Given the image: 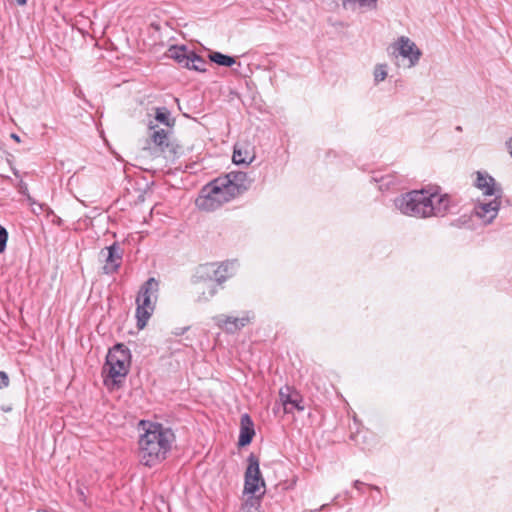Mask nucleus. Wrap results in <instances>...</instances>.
I'll list each match as a JSON object with an SVG mask.
<instances>
[{
  "label": "nucleus",
  "instance_id": "cd10ccee",
  "mask_svg": "<svg viewBox=\"0 0 512 512\" xmlns=\"http://www.w3.org/2000/svg\"><path fill=\"white\" fill-rule=\"evenodd\" d=\"M506 145H507V147H508V149H509V152H510V154H511V156H512V136H511V137L509 138V140L506 142Z\"/></svg>",
  "mask_w": 512,
  "mask_h": 512
},
{
  "label": "nucleus",
  "instance_id": "473e14b6",
  "mask_svg": "<svg viewBox=\"0 0 512 512\" xmlns=\"http://www.w3.org/2000/svg\"><path fill=\"white\" fill-rule=\"evenodd\" d=\"M39 207H40V209H41V210H43V208H44V205H42V204H39Z\"/></svg>",
  "mask_w": 512,
  "mask_h": 512
},
{
  "label": "nucleus",
  "instance_id": "6ab92c4d",
  "mask_svg": "<svg viewBox=\"0 0 512 512\" xmlns=\"http://www.w3.org/2000/svg\"><path fill=\"white\" fill-rule=\"evenodd\" d=\"M209 59L215 64H235L236 59L219 52L209 53Z\"/></svg>",
  "mask_w": 512,
  "mask_h": 512
},
{
  "label": "nucleus",
  "instance_id": "1a4fd4ad",
  "mask_svg": "<svg viewBox=\"0 0 512 512\" xmlns=\"http://www.w3.org/2000/svg\"><path fill=\"white\" fill-rule=\"evenodd\" d=\"M149 128L153 130L150 135L151 142L164 154L166 158L175 157L180 146L172 139L171 133L165 129H155L156 126L150 124Z\"/></svg>",
  "mask_w": 512,
  "mask_h": 512
},
{
  "label": "nucleus",
  "instance_id": "423d86ee",
  "mask_svg": "<svg viewBox=\"0 0 512 512\" xmlns=\"http://www.w3.org/2000/svg\"><path fill=\"white\" fill-rule=\"evenodd\" d=\"M233 265L234 263H222L217 268H215L214 264H206L199 268L197 272V278L204 281L208 280V296H205L204 300H208L215 295L216 287L214 282L217 284L225 282L230 276L228 274L229 268H232Z\"/></svg>",
  "mask_w": 512,
  "mask_h": 512
},
{
  "label": "nucleus",
  "instance_id": "0eeeda50",
  "mask_svg": "<svg viewBox=\"0 0 512 512\" xmlns=\"http://www.w3.org/2000/svg\"><path fill=\"white\" fill-rule=\"evenodd\" d=\"M387 52L395 58H402L410 64L418 63L422 51L418 45L408 36H399L387 47Z\"/></svg>",
  "mask_w": 512,
  "mask_h": 512
},
{
  "label": "nucleus",
  "instance_id": "9b49d317",
  "mask_svg": "<svg viewBox=\"0 0 512 512\" xmlns=\"http://www.w3.org/2000/svg\"><path fill=\"white\" fill-rule=\"evenodd\" d=\"M475 187L482 191L484 196H494L502 198L503 189L496 180L487 172L478 171L476 173Z\"/></svg>",
  "mask_w": 512,
  "mask_h": 512
},
{
  "label": "nucleus",
  "instance_id": "5701e85b",
  "mask_svg": "<svg viewBox=\"0 0 512 512\" xmlns=\"http://www.w3.org/2000/svg\"><path fill=\"white\" fill-rule=\"evenodd\" d=\"M10 384L9 377L6 372L0 371V389L8 387Z\"/></svg>",
  "mask_w": 512,
  "mask_h": 512
},
{
  "label": "nucleus",
  "instance_id": "b1692460",
  "mask_svg": "<svg viewBox=\"0 0 512 512\" xmlns=\"http://www.w3.org/2000/svg\"><path fill=\"white\" fill-rule=\"evenodd\" d=\"M187 330H189V326L181 327V328H175V330L173 331V334L175 336H180V335H183Z\"/></svg>",
  "mask_w": 512,
  "mask_h": 512
},
{
  "label": "nucleus",
  "instance_id": "7ed1b4c3",
  "mask_svg": "<svg viewBox=\"0 0 512 512\" xmlns=\"http://www.w3.org/2000/svg\"><path fill=\"white\" fill-rule=\"evenodd\" d=\"M251 182L248 175L241 171H232L223 177H218L210 183L209 191L200 206L205 209H212L214 203L219 206L229 202L248 190Z\"/></svg>",
  "mask_w": 512,
  "mask_h": 512
},
{
  "label": "nucleus",
  "instance_id": "7c9ffc66",
  "mask_svg": "<svg viewBox=\"0 0 512 512\" xmlns=\"http://www.w3.org/2000/svg\"><path fill=\"white\" fill-rule=\"evenodd\" d=\"M19 5L26 4L27 0H15Z\"/></svg>",
  "mask_w": 512,
  "mask_h": 512
},
{
  "label": "nucleus",
  "instance_id": "a211bd4d",
  "mask_svg": "<svg viewBox=\"0 0 512 512\" xmlns=\"http://www.w3.org/2000/svg\"><path fill=\"white\" fill-rule=\"evenodd\" d=\"M376 2L377 0H342V5L345 9L350 10L373 9Z\"/></svg>",
  "mask_w": 512,
  "mask_h": 512
},
{
  "label": "nucleus",
  "instance_id": "f03ea898",
  "mask_svg": "<svg viewBox=\"0 0 512 512\" xmlns=\"http://www.w3.org/2000/svg\"><path fill=\"white\" fill-rule=\"evenodd\" d=\"M174 441L175 435L170 428L160 423H149L138 441L140 463L152 467L162 462L166 459Z\"/></svg>",
  "mask_w": 512,
  "mask_h": 512
},
{
  "label": "nucleus",
  "instance_id": "2f4dec72",
  "mask_svg": "<svg viewBox=\"0 0 512 512\" xmlns=\"http://www.w3.org/2000/svg\"><path fill=\"white\" fill-rule=\"evenodd\" d=\"M55 223L60 226L62 223V219L58 217L57 220H55Z\"/></svg>",
  "mask_w": 512,
  "mask_h": 512
},
{
  "label": "nucleus",
  "instance_id": "39448f33",
  "mask_svg": "<svg viewBox=\"0 0 512 512\" xmlns=\"http://www.w3.org/2000/svg\"><path fill=\"white\" fill-rule=\"evenodd\" d=\"M159 289V282L151 277L141 287L136 298L137 309V326L143 328L150 318L153 310L154 303L157 299V292Z\"/></svg>",
  "mask_w": 512,
  "mask_h": 512
},
{
  "label": "nucleus",
  "instance_id": "20e7f679",
  "mask_svg": "<svg viewBox=\"0 0 512 512\" xmlns=\"http://www.w3.org/2000/svg\"><path fill=\"white\" fill-rule=\"evenodd\" d=\"M131 362L130 350L124 344H116L106 356L103 373L106 375L105 383L109 380L113 384L120 383L128 374Z\"/></svg>",
  "mask_w": 512,
  "mask_h": 512
},
{
  "label": "nucleus",
  "instance_id": "412c9836",
  "mask_svg": "<svg viewBox=\"0 0 512 512\" xmlns=\"http://www.w3.org/2000/svg\"><path fill=\"white\" fill-rule=\"evenodd\" d=\"M385 66H376L373 74L375 83L383 81L387 76L388 72L384 69Z\"/></svg>",
  "mask_w": 512,
  "mask_h": 512
},
{
  "label": "nucleus",
  "instance_id": "6e6552de",
  "mask_svg": "<svg viewBox=\"0 0 512 512\" xmlns=\"http://www.w3.org/2000/svg\"><path fill=\"white\" fill-rule=\"evenodd\" d=\"M248 466L245 471L244 492L255 495L261 487H265V482L259 468L258 457L251 453L247 458Z\"/></svg>",
  "mask_w": 512,
  "mask_h": 512
},
{
  "label": "nucleus",
  "instance_id": "aec40b11",
  "mask_svg": "<svg viewBox=\"0 0 512 512\" xmlns=\"http://www.w3.org/2000/svg\"><path fill=\"white\" fill-rule=\"evenodd\" d=\"M155 119L168 127L172 126L170 122V112L164 107L156 109Z\"/></svg>",
  "mask_w": 512,
  "mask_h": 512
},
{
  "label": "nucleus",
  "instance_id": "2eb2a0df",
  "mask_svg": "<svg viewBox=\"0 0 512 512\" xmlns=\"http://www.w3.org/2000/svg\"><path fill=\"white\" fill-rule=\"evenodd\" d=\"M215 320L219 327L223 328L228 333H234L248 324L249 317H232L219 315L215 318Z\"/></svg>",
  "mask_w": 512,
  "mask_h": 512
},
{
  "label": "nucleus",
  "instance_id": "393cba45",
  "mask_svg": "<svg viewBox=\"0 0 512 512\" xmlns=\"http://www.w3.org/2000/svg\"><path fill=\"white\" fill-rule=\"evenodd\" d=\"M188 69H193L195 71H198V72H205L206 69L204 68V66H186Z\"/></svg>",
  "mask_w": 512,
  "mask_h": 512
},
{
  "label": "nucleus",
  "instance_id": "ddd939ff",
  "mask_svg": "<svg viewBox=\"0 0 512 512\" xmlns=\"http://www.w3.org/2000/svg\"><path fill=\"white\" fill-rule=\"evenodd\" d=\"M166 57L170 60L185 64L202 61L200 56H198L193 50H189L184 45L171 46L166 52Z\"/></svg>",
  "mask_w": 512,
  "mask_h": 512
},
{
  "label": "nucleus",
  "instance_id": "c85d7f7f",
  "mask_svg": "<svg viewBox=\"0 0 512 512\" xmlns=\"http://www.w3.org/2000/svg\"><path fill=\"white\" fill-rule=\"evenodd\" d=\"M27 200L31 205L36 204V201L29 194H27Z\"/></svg>",
  "mask_w": 512,
  "mask_h": 512
},
{
  "label": "nucleus",
  "instance_id": "f3484780",
  "mask_svg": "<svg viewBox=\"0 0 512 512\" xmlns=\"http://www.w3.org/2000/svg\"><path fill=\"white\" fill-rule=\"evenodd\" d=\"M254 159L252 155L242 144H235L232 160L235 164H250Z\"/></svg>",
  "mask_w": 512,
  "mask_h": 512
},
{
  "label": "nucleus",
  "instance_id": "f257e3e1",
  "mask_svg": "<svg viewBox=\"0 0 512 512\" xmlns=\"http://www.w3.org/2000/svg\"><path fill=\"white\" fill-rule=\"evenodd\" d=\"M394 203L405 215L426 218L444 216L450 207V197L447 194L438 196L426 190H413L397 197Z\"/></svg>",
  "mask_w": 512,
  "mask_h": 512
},
{
  "label": "nucleus",
  "instance_id": "dca6fc26",
  "mask_svg": "<svg viewBox=\"0 0 512 512\" xmlns=\"http://www.w3.org/2000/svg\"><path fill=\"white\" fill-rule=\"evenodd\" d=\"M255 435L254 424L248 414L241 416V427L240 435L238 439L239 446H247L252 442L253 436Z\"/></svg>",
  "mask_w": 512,
  "mask_h": 512
},
{
  "label": "nucleus",
  "instance_id": "f8f14e48",
  "mask_svg": "<svg viewBox=\"0 0 512 512\" xmlns=\"http://www.w3.org/2000/svg\"><path fill=\"white\" fill-rule=\"evenodd\" d=\"M501 206V198L494 197L488 202L479 201L474 207V213L486 224L491 223L498 215Z\"/></svg>",
  "mask_w": 512,
  "mask_h": 512
},
{
  "label": "nucleus",
  "instance_id": "c756f323",
  "mask_svg": "<svg viewBox=\"0 0 512 512\" xmlns=\"http://www.w3.org/2000/svg\"><path fill=\"white\" fill-rule=\"evenodd\" d=\"M11 138L14 139L17 142H20V137L17 134H15V133L11 134Z\"/></svg>",
  "mask_w": 512,
  "mask_h": 512
},
{
  "label": "nucleus",
  "instance_id": "a878e982",
  "mask_svg": "<svg viewBox=\"0 0 512 512\" xmlns=\"http://www.w3.org/2000/svg\"><path fill=\"white\" fill-rule=\"evenodd\" d=\"M20 193L27 196L28 188H27V185L25 183H21L20 184Z\"/></svg>",
  "mask_w": 512,
  "mask_h": 512
},
{
  "label": "nucleus",
  "instance_id": "bb28decb",
  "mask_svg": "<svg viewBox=\"0 0 512 512\" xmlns=\"http://www.w3.org/2000/svg\"><path fill=\"white\" fill-rule=\"evenodd\" d=\"M364 485H365V484H364L363 482L359 481V480H356V481L354 482V487H355L357 490H360V489H361V487H363Z\"/></svg>",
  "mask_w": 512,
  "mask_h": 512
},
{
  "label": "nucleus",
  "instance_id": "9d476101",
  "mask_svg": "<svg viewBox=\"0 0 512 512\" xmlns=\"http://www.w3.org/2000/svg\"><path fill=\"white\" fill-rule=\"evenodd\" d=\"M101 256L105 259V265L103 266V272L105 274H113L118 271L121 266L123 250L118 243L102 249L100 252Z\"/></svg>",
  "mask_w": 512,
  "mask_h": 512
},
{
  "label": "nucleus",
  "instance_id": "4468645a",
  "mask_svg": "<svg viewBox=\"0 0 512 512\" xmlns=\"http://www.w3.org/2000/svg\"><path fill=\"white\" fill-rule=\"evenodd\" d=\"M279 397L286 413H291L294 409L299 411L304 410V406L302 405V397L297 391H292L290 387L286 386L281 388L279 391Z\"/></svg>",
  "mask_w": 512,
  "mask_h": 512
},
{
  "label": "nucleus",
  "instance_id": "4be33fe9",
  "mask_svg": "<svg viewBox=\"0 0 512 512\" xmlns=\"http://www.w3.org/2000/svg\"><path fill=\"white\" fill-rule=\"evenodd\" d=\"M8 232L0 225V253L4 252L7 246Z\"/></svg>",
  "mask_w": 512,
  "mask_h": 512
}]
</instances>
